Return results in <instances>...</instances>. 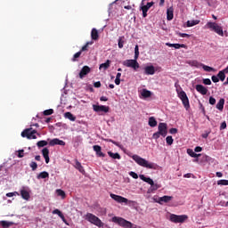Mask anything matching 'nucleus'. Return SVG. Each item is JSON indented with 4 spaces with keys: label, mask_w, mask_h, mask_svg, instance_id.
I'll use <instances>...</instances> for the list:
<instances>
[{
    "label": "nucleus",
    "mask_w": 228,
    "mask_h": 228,
    "mask_svg": "<svg viewBox=\"0 0 228 228\" xmlns=\"http://www.w3.org/2000/svg\"><path fill=\"white\" fill-rule=\"evenodd\" d=\"M124 65H125V67H128V68L133 69L134 70H138V69H140V63H138L136 59L126 60L124 62Z\"/></svg>",
    "instance_id": "9"
},
{
    "label": "nucleus",
    "mask_w": 228,
    "mask_h": 228,
    "mask_svg": "<svg viewBox=\"0 0 228 228\" xmlns=\"http://www.w3.org/2000/svg\"><path fill=\"white\" fill-rule=\"evenodd\" d=\"M146 8H148V10H151V8H152V6H154V2H149L147 3L146 5H144Z\"/></svg>",
    "instance_id": "56"
},
{
    "label": "nucleus",
    "mask_w": 228,
    "mask_h": 228,
    "mask_svg": "<svg viewBox=\"0 0 228 228\" xmlns=\"http://www.w3.org/2000/svg\"><path fill=\"white\" fill-rule=\"evenodd\" d=\"M100 101L106 102L108 101V97H106V96H102V97L100 98Z\"/></svg>",
    "instance_id": "64"
},
{
    "label": "nucleus",
    "mask_w": 228,
    "mask_h": 228,
    "mask_svg": "<svg viewBox=\"0 0 228 228\" xmlns=\"http://www.w3.org/2000/svg\"><path fill=\"white\" fill-rule=\"evenodd\" d=\"M0 224L2 225L3 228H10L12 227V225H13V223L9 221H1Z\"/></svg>",
    "instance_id": "34"
},
{
    "label": "nucleus",
    "mask_w": 228,
    "mask_h": 228,
    "mask_svg": "<svg viewBox=\"0 0 228 228\" xmlns=\"http://www.w3.org/2000/svg\"><path fill=\"white\" fill-rule=\"evenodd\" d=\"M194 152H202V147L197 146V147L194 149Z\"/></svg>",
    "instance_id": "62"
},
{
    "label": "nucleus",
    "mask_w": 228,
    "mask_h": 228,
    "mask_svg": "<svg viewBox=\"0 0 228 228\" xmlns=\"http://www.w3.org/2000/svg\"><path fill=\"white\" fill-rule=\"evenodd\" d=\"M209 134H211V131H205V133L201 134V137L206 139Z\"/></svg>",
    "instance_id": "52"
},
{
    "label": "nucleus",
    "mask_w": 228,
    "mask_h": 228,
    "mask_svg": "<svg viewBox=\"0 0 228 228\" xmlns=\"http://www.w3.org/2000/svg\"><path fill=\"white\" fill-rule=\"evenodd\" d=\"M207 26L209 29H211V31H214L215 33H216L217 35H219V37H224V28H222V26L218 25L216 22H208Z\"/></svg>",
    "instance_id": "4"
},
{
    "label": "nucleus",
    "mask_w": 228,
    "mask_h": 228,
    "mask_svg": "<svg viewBox=\"0 0 228 228\" xmlns=\"http://www.w3.org/2000/svg\"><path fill=\"white\" fill-rule=\"evenodd\" d=\"M53 113H54V110L53 109L46 110L44 111V115L45 117H48L49 115H53Z\"/></svg>",
    "instance_id": "47"
},
{
    "label": "nucleus",
    "mask_w": 228,
    "mask_h": 228,
    "mask_svg": "<svg viewBox=\"0 0 228 228\" xmlns=\"http://www.w3.org/2000/svg\"><path fill=\"white\" fill-rule=\"evenodd\" d=\"M129 175H131V177H133V179H138V174H136L135 172L131 171L129 173Z\"/></svg>",
    "instance_id": "51"
},
{
    "label": "nucleus",
    "mask_w": 228,
    "mask_h": 228,
    "mask_svg": "<svg viewBox=\"0 0 228 228\" xmlns=\"http://www.w3.org/2000/svg\"><path fill=\"white\" fill-rule=\"evenodd\" d=\"M187 63L189 65H191V67H196V69H199L200 67H202V69L206 71V72H213L214 69L209 67V66H206L202 63H200L199 61L193 60V61H187Z\"/></svg>",
    "instance_id": "8"
},
{
    "label": "nucleus",
    "mask_w": 228,
    "mask_h": 228,
    "mask_svg": "<svg viewBox=\"0 0 228 228\" xmlns=\"http://www.w3.org/2000/svg\"><path fill=\"white\" fill-rule=\"evenodd\" d=\"M159 136H161V134L159 132H156V133L153 134L152 139L153 140H158V139H159Z\"/></svg>",
    "instance_id": "50"
},
{
    "label": "nucleus",
    "mask_w": 228,
    "mask_h": 228,
    "mask_svg": "<svg viewBox=\"0 0 228 228\" xmlns=\"http://www.w3.org/2000/svg\"><path fill=\"white\" fill-rule=\"evenodd\" d=\"M20 195H21L22 199H24V200H28L31 197L29 195V192L26 190H21L20 191Z\"/></svg>",
    "instance_id": "31"
},
{
    "label": "nucleus",
    "mask_w": 228,
    "mask_h": 228,
    "mask_svg": "<svg viewBox=\"0 0 228 228\" xmlns=\"http://www.w3.org/2000/svg\"><path fill=\"white\" fill-rule=\"evenodd\" d=\"M143 74L145 76H154L156 74V68L153 65H148L143 68Z\"/></svg>",
    "instance_id": "13"
},
{
    "label": "nucleus",
    "mask_w": 228,
    "mask_h": 228,
    "mask_svg": "<svg viewBox=\"0 0 228 228\" xmlns=\"http://www.w3.org/2000/svg\"><path fill=\"white\" fill-rule=\"evenodd\" d=\"M37 130H34L32 127L26 128L21 132L22 138H28V140H37Z\"/></svg>",
    "instance_id": "5"
},
{
    "label": "nucleus",
    "mask_w": 228,
    "mask_h": 228,
    "mask_svg": "<svg viewBox=\"0 0 228 228\" xmlns=\"http://www.w3.org/2000/svg\"><path fill=\"white\" fill-rule=\"evenodd\" d=\"M178 97L182 101L183 104V108L185 110H190V100L188 99V95L186 94V92L184 91H177Z\"/></svg>",
    "instance_id": "6"
},
{
    "label": "nucleus",
    "mask_w": 228,
    "mask_h": 228,
    "mask_svg": "<svg viewBox=\"0 0 228 228\" xmlns=\"http://www.w3.org/2000/svg\"><path fill=\"white\" fill-rule=\"evenodd\" d=\"M110 60H107L105 63H102L99 67L100 70H108L110 69Z\"/></svg>",
    "instance_id": "32"
},
{
    "label": "nucleus",
    "mask_w": 228,
    "mask_h": 228,
    "mask_svg": "<svg viewBox=\"0 0 228 228\" xmlns=\"http://www.w3.org/2000/svg\"><path fill=\"white\" fill-rule=\"evenodd\" d=\"M48 144L47 141H39L37 142V147H45Z\"/></svg>",
    "instance_id": "42"
},
{
    "label": "nucleus",
    "mask_w": 228,
    "mask_h": 228,
    "mask_svg": "<svg viewBox=\"0 0 228 228\" xmlns=\"http://www.w3.org/2000/svg\"><path fill=\"white\" fill-rule=\"evenodd\" d=\"M186 45L184 44H175V49H186Z\"/></svg>",
    "instance_id": "46"
},
{
    "label": "nucleus",
    "mask_w": 228,
    "mask_h": 228,
    "mask_svg": "<svg viewBox=\"0 0 228 228\" xmlns=\"http://www.w3.org/2000/svg\"><path fill=\"white\" fill-rule=\"evenodd\" d=\"M187 154H189V156H191V158H199V156H201V154L195 153V151H193V150H191V149L187 150Z\"/></svg>",
    "instance_id": "38"
},
{
    "label": "nucleus",
    "mask_w": 228,
    "mask_h": 228,
    "mask_svg": "<svg viewBox=\"0 0 228 228\" xmlns=\"http://www.w3.org/2000/svg\"><path fill=\"white\" fill-rule=\"evenodd\" d=\"M91 38H92V40H99V31L97 30V28L92 29Z\"/></svg>",
    "instance_id": "24"
},
{
    "label": "nucleus",
    "mask_w": 228,
    "mask_h": 228,
    "mask_svg": "<svg viewBox=\"0 0 228 228\" xmlns=\"http://www.w3.org/2000/svg\"><path fill=\"white\" fill-rule=\"evenodd\" d=\"M203 85H211V79L204 78L203 79Z\"/></svg>",
    "instance_id": "57"
},
{
    "label": "nucleus",
    "mask_w": 228,
    "mask_h": 228,
    "mask_svg": "<svg viewBox=\"0 0 228 228\" xmlns=\"http://www.w3.org/2000/svg\"><path fill=\"white\" fill-rule=\"evenodd\" d=\"M224 104H225V99L221 98L216 105V108L219 110V111H224Z\"/></svg>",
    "instance_id": "22"
},
{
    "label": "nucleus",
    "mask_w": 228,
    "mask_h": 228,
    "mask_svg": "<svg viewBox=\"0 0 228 228\" xmlns=\"http://www.w3.org/2000/svg\"><path fill=\"white\" fill-rule=\"evenodd\" d=\"M223 129H227V123L224 121L220 126V131H223Z\"/></svg>",
    "instance_id": "53"
},
{
    "label": "nucleus",
    "mask_w": 228,
    "mask_h": 228,
    "mask_svg": "<svg viewBox=\"0 0 228 228\" xmlns=\"http://www.w3.org/2000/svg\"><path fill=\"white\" fill-rule=\"evenodd\" d=\"M209 104H211V106H215L216 104V99H215V97L210 96L209 97Z\"/></svg>",
    "instance_id": "48"
},
{
    "label": "nucleus",
    "mask_w": 228,
    "mask_h": 228,
    "mask_svg": "<svg viewBox=\"0 0 228 228\" xmlns=\"http://www.w3.org/2000/svg\"><path fill=\"white\" fill-rule=\"evenodd\" d=\"M141 10L142 12V17L145 19V17H147V12H149V9L143 5V2L141 3Z\"/></svg>",
    "instance_id": "35"
},
{
    "label": "nucleus",
    "mask_w": 228,
    "mask_h": 228,
    "mask_svg": "<svg viewBox=\"0 0 228 228\" xmlns=\"http://www.w3.org/2000/svg\"><path fill=\"white\" fill-rule=\"evenodd\" d=\"M178 35L182 37V38H188L190 37V35L186 34V33H178Z\"/></svg>",
    "instance_id": "60"
},
{
    "label": "nucleus",
    "mask_w": 228,
    "mask_h": 228,
    "mask_svg": "<svg viewBox=\"0 0 228 228\" xmlns=\"http://www.w3.org/2000/svg\"><path fill=\"white\" fill-rule=\"evenodd\" d=\"M89 45H94V41L87 42L84 46H82L79 52L76 53L73 55V58H79V56H81V54H83L84 53H88Z\"/></svg>",
    "instance_id": "11"
},
{
    "label": "nucleus",
    "mask_w": 228,
    "mask_h": 228,
    "mask_svg": "<svg viewBox=\"0 0 228 228\" xmlns=\"http://www.w3.org/2000/svg\"><path fill=\"white\" fill-rule=\"evenodd\" d=\"M42 154L43 157L45 158V161L46 164H49L50 159H49V149L48 148H44L42 150Z\"/></svg>",
    "instance_id": "20"
},
{
    "label": "nucleus",
    "mask_w": 228,
    "mask_h": 228,
    "mask_svg": "<svg viewBox=\"0 0 228 228\" xmlns=\"http://www.w3.org/2000/svg\"><path fill=\"white\" fill-rule=\"evenodd\" d=\"M112 222L114 224H118V225H120L121 227L125 228H133V223L118 216L112 217Z\"/></svg>",
    "instance_id": "3"
},
{
    "label": "nucleus",
    "mask_w": 228,
    "mask_h": 228,
    "mask_svg": "<svg viewBox=\"0 0 228 228\" xmlns=\"http://www.w3.org/2000/svg\"><path fill=\"white\" fill-rule=\"evenodd\" d=\"M172 196H163L159 199V204H161V202H170L172 200Z\"/></svg>",
    "instance_id": "29"
},
{
    "label": "nucleus",
    "mask_w": 228,
    "mask_h": 228,
    "mask_svg": "<svg viewBox=\"0 0 228 228\" xmlns=\"http://www.w3.org/2000/svg\"><path fill=\"white\" fill-rule=\"evenodd\" d=\"M213 83H218V81H220V78H218V76H212L211 77Z\"/></svg>",
    "instance_id": "54"
},
{
    "label": "nucleus",
    "mask_w": 228,
    "mask_h": 228,
    "mask_svg": "<svg viewBox=\"0 0 228 228\" xmlns=\"http://www.w3.org/2000/svg\"><path fill=\"white\" fill-rule=\"evenodd\" d=\"M200 20H192L187 21V28H193V26H197V24H200Z\"/></svg>",
    "instance_id": "30"
},
{
    "label": "nucleus",
    "mask_w": 228,
    "mask_h": 228,
    "mask_svg": "<svg viewBox=\"0 0 228 228\" xmlns=\"http://www.w3.org/2000/svg\"><path fill=\"white\" fill-rule=\"evenodd\" d=\"M94 88H101V86H102L101 81L94 82Z\"/></svg>",
    "instance_id": "61"
},
{
    "label": "nucleus",
    "mask_w": 228,
    "mask_h": 228,
    "mask_svg": "<svg viewBox=\"0 0 228 228\" xmlns=\"http://www.w3.org/2000/svg\"><path fill=\"white\" fill-rule=\"evenodd\" d=\"M15 195H19V192L14 191L6 193V197H15Z\"/></svg>",
    "instance_id": "55"
},
{
    "label": "nucleus",
    "mask_w": 228,
    "mask_h": 228,
    "mask_svg": "<svg viewBox=\"0 0 228 228\" xmlns=\"http://www.w3.org/2000/svg\"><path fill=\"white\" fill-rule=\"evenodd\" d=\"M91 69H90V67H88V66H84L83 68H82V69L80 70V72H79V77H80V79H83V77H85V76H88V74H90V72H91Z\"/></svg>",
    "instance_id": "16"
},
{
    "label": "nucleus",
    "mask_w": 228,
    "mask_h": 228,
    "mask_svg": "<svg viewBox=\"0 0 228 228\" xmlns=\"http://www.w3.org/2000/svg\"><path fill=\"white\" fill-rule=\"evenodd\" d=\"M65 142L64 141H61V140H60V139H58V138H54V139H52V140H50V142H49V145L51 146V147H54V145H61V147H65Z\"/></svg>",
    "instance_id": "15"
},
{
    "label": "nucleus",
    "mask_w": 228,
    "mask_h": 228,
    "mask_svg": "<svg viewBox=\"0 0 228 228\" xmlns=\"http://www.w3.org/2000/svg\"><path fill=\"white\" fill-rule=\"evenodd\" d=\"M217 184L220 186H228V180H218Z\"/></svg>",
    "instance_id": "43"
},
{
    "label": "nucleus",
    "mask_w": 228,
    "mask_h": 228,
    "mask_svg": "<svg viewBox=\"0 0 228 228\" xmlns=\"http://www.w3.org/2000/svg\"><path fill=\"white\" fill-rule=\"evenodd\" d=\"M56 193L59 197H61V199H65L67 197V195L65 194V192L61 189L57 190Z\"/></svg>",
    "instance_id": "41"
},
{
    "label": "nucleus",
    "mask_w": 228,
    "mask_h": 228,
    "mask_svg": "<svg viewBox=\"0 0 228 228\" xmlns=\"http://www.w3.org/2000/svg\"><path fill=\"white\" fill-rule=\"evenodd\" d=\"M53 215H58V216H60V218L62 220V222L64 224H66V225H69V223L67 222V219H65V216H63V213H61L60 211V209L56 208L53 211Z\"/></svg>",
    "instance_id": "19"
},
{
    "label": "nucleus",
    "mask_w": 228,
    "mask_h": 228,
    "mask_svg": "<svg viewBox=\"0 0 228 228\" xmlns=\"http://www.w3.org/2000/svg\"><path fill=\"white\" fill-rule=\"evenodd\" d=\"M142 97L148 98V97H151V95H152V93H151V91L147 89H143L142 92Z\"/></svg>",
    "instance_id": "40"
},
{
    "label": "nucleus",
    "mask_w": 228,
    "mask_h": 228,
    "mask_svg": "<svg viewBox=\"0 0 228 228\" xmlns=\"http://www.w3.org/2000/svg\"><path fill=\"white\" fill-rule=\"evenodd\" d=\"M140 56V51L138 48V45H135L134 47V58H138Z\"/></svg>",
    "instance_id": "49"
},
{
    "label": "nucleus",
    "mask_w": 228,
    "mask_h": 228,
    "mask_svg": "<svg viewBox=\"0 0 228 228\" xmlns=\"http://www.w3.org/2000/svg\"><path fill=\"white\" fill-rule=\"evenodd\" d=\"M186 220H188V216L186 215H182V216H177L175 214L170 215V221L173 222V224H184Z\"/></svg>",
    "instance_id": "7"
},
{
    "label": "nucleus",
    "mask_w": 228,
    "mask_h": 228,
    "mask_svg": "<svg viewBox=\"0 0 228 228\" xmlns=\"http://www.w3.org/2000/svg\"><path fill=\"white\" fill-rule=\"evenodd\" d=\"M169 133L170 134H177V128H170Z\"/></svg>",
    "instance_id": "59"
},
{
    "label": "nucleus",
    "mask_w": 228,
    "mask_h": 228,
    "mask_svg": "<svg viewBox=\"0 0 228 228\" xmlns=\"http://www.w3.org/2000/svg\"><path fill=\"white\" fill-rule=\"evenodd\" d=\"M37 179H49V173L43 171L37 175Z\"/></svg>",
    "instance_id": "26"
},
{
    "label": "nucleus",
    "mask_w": 228,
    "mask_h": 228,
    "mask_svg": "<svg viewBox=\"0 0 228 228\" xmlns=\"http://www.w3.org/2000/svg\"><path fill=\"white\" fill-rule=\"evenodd\" d=\"M124 8L125 10H132V12H134V9H133V6L131 5H125Z\"/></svg>",
    "instance_id": "63"
},
{
    "label": "nucleus",
    "mask_w": 228,
    "mask_h": 228,
    "mask_svg": "<svg viewBox=\"0 0 228 228\" xmlns=\"http://www.w3.org/2000/svg\"><path fill=\"white\" fill-rule=\"evenodd\" d=\"M158 132L165 138L168 134V126L167 123H159L158 126Z\"/></svg>",
    "instance_id": "10"
},
{
    "label": "nucleus",
    "mask_w": 228,
    "mask_h": 228,
    "mask_svg": "<svg viewBox=\"0 0 228 228\" xmlns=\"http://www.w3.org/2000/svg\"><path fill=\"white\" fill-rule=\"evenodd\" d=\"M93 149L99 158H104V156H106L104 153H102V148L100 145H94Z\"/></svg>",
    "instance_id": "18"
},
{
    "label": "nucleus",
    "mask_w": 228,
    "mask_h": 228,
    "mask_svg": "<svg viewBox=\"0 0 228 228\" xmlns=\"http://www.w3.org/2000/svg\"><path fill=\"white\" fill-rule=\"evenodd\" d=\"M29 167L30 168L35 171L37 170V168H38V164H37V162L35 161H32L30 164H29Z\"/></svg>",
    "instance_id": "45"
},
{
    "label": "nucleus",
    "mask_w": 228,
    "mask_h": 228,
    "mask_svg": "<svg viewBox=\"0 0 228 228\" xmlns=\"http://www.w3.org/2000/svg\"><path fill=\"white\" fill-rule=\"evenodd\" d=\"M166 142H167V145H172L174 143V138H172V135H168L166 138Z\"/></svg>",
    "instance_id": "44"
},
{
    "label": "nucleus",
    "mask_w": 228,
    "mask_h": 228,
    "mask_svg": "<svg viewBox=\"0 0 228 228\" xmlns=\"http://www.w3.org/2000/svg\"><path fill=\"white\" fill-rule=\"evenodd\" d=\"M195 88L201 95H208V89L206 86L202 85H196Z\"/></svg>",
    "instance_id": "17"
},
{
    "label": "nucleus",
    "mask_w": 228,
    "mask_h": 228,
    "mask_svg": "<svg viewBox=\"0 0 228 228\" xmlns=\"http://www.w3.org/2000/svg\"><path fill=\"white\" fill-rule=\"evenodd\" d=\"M110 197L113 199V200H115L116 202H118V204H127V202H129V200H127L126 198H124L122 196H118L117 194H110Z\"/></svg>",
    "instance_id": "14"
},
{
    "label": "nucleus",
    "mask_w": 228,
    "mask_h": 228,
    "mask_svg": "<svg viewBox=\"0 0 228 228\" xmlns=\"http://www.w3.org/2000/svg\"><path fill=\"white\" fill-rule=\"evenodd\" d=\"M125 38H126V37H125L124 36L118 37V48H119V49H122V48L124 47V44L126 43V41H124Z\"/></svg>",
    "instance_id": "37"
},
{
    "label": "nucleus",
    "mask_w": 228,
    "mask_h": 228,
    "mask_svg": "<svg viewBox=\"0 0 228 228\" xmlns=\"http://www.w3.org/2000/svg\"><path fill=\"white\" fill-rule=\"evenodd\" d=\"M159 188H161V185L154 183L153 182V184L151 185L149 191H156V190H159Z\"/></svg>",
    "instance_id": "39"
},
{
    "label": "nucleus",
    "mask_w": 228,
    "mask_h": 228,
    "mask_svg": "<svg viewBox=\"0 0 228 228\" xmlns=\"http://www.w3.org/2000/svg\"><path fill=\"white\" fill-rule=\"evenodd\" d=\"M132 159L139 165V167H143V168H150L151 170H156L158 168V165L152 162H149L147 159L140 157L139 155H133Z\"/></svg>",
    "instance_id": "1"
},
{
    "label": "nucleus",
    "mask_w": 228,
    "mask_h": 228,
    "mask_svg": "<svg viewBox=\"0 0 228 228\" xmlns=\"http://www.w3.org/2000/svg\"><path fill=\"white\" fill-rule=\"evenodd\" d=\"M108 155L110 156V158H112V159H120V154L118 153H113L112 151H108Z\"/></svg>",
    "instance_id": "36"
},
{
    "label": "nucleus",
    "mask_w": 228,
    "mask_h": 228,
    "mask_svg": "<svg viewBox=\"0 0 228 228\" xmlns=\"http://www.w3.org/2000/svg\"><path fill=\"white\" fill-rule=\"evenodd\" d=\"M148 124L150 127H156V126H158V121L156 120V118L151 117L149 118Z\"/></svg>",
    "instance_id": "28"
},
{
    "label": "nucleus",
    "mask_w": 228,
    "mask_h": 228,
    "mask_svg": "<svg viewBox=\"0 0 228 228\" xmlns=\"http://www.w3.org/2000/svg\"><path fill=\"white\" fill-rule=\"evenodd\" d=\"M225 74H228V71H225V69L218 72L217 77L220 81H225Z\"/></svg>",
    "instance_id": "25"
},
{
    "label": "nucleus",
    "mask_w": 228,
    "mask_h": 228,
    "mask_svg": "<svg viewBox=\"0 0 228 228\" xmlns=\"http://www.w3.org/2000/svg\"><path fill=\"white\" fill-rule=\"evenodd\" d=\"M85 218L86 220H87V222H90V224H93V225H96V227L104 226V223H102V221H101L99 217H97L95 215L92 213H87Z\"/></svg>",
    "instance_id": "2"
},
{
    "label": "nucleus",
    "mask_w": 228,
    "mask_h": 228,
    "mask_svg": "<svg viewBox=\"0 0 228 228\" xmlns=\"http://www.w3.org/2000/svg\"><path fill=\"white\" fill-rule=\"evenodd\" d=\"M64 117L70 120L71 122H76V117L72 112H65Z\"/></svg>",
    "instance_id": "27"
},
{
    "label": "nucleus",
    "mask_w": 228,
    "mask_h": 228,
    "mask_svg": "<svg viewBox=\"0 0 228 228\" xmlns=\"http://www.w3.org/2000/svg\"><path fill=\"white\" fill-rule=\"evenodd\" d=\"M139 177H140V179H141L142 181H143L144 183H147L150 184V185L153 184V183H154V181L152 180V178H151V177H146V176L143 175H140Z\"/></svg>",
    "instance_id": "21"
},
{
    "label": "nucleus",
    "mask_w": 228,
    "mask_h": 228,
    "mask_svg": "<svg viewBox=\"0 0 228 228\" xmlns=\"http://www.w3.org/2000/svg\"><path fill=\"white\" fill-rule=\"evenodd\" d=\"M18 158H24V150H20L18 151Z\"/></svg>",
    "instance_id": "58"
},
{
    "label": "nucleus",
    "mask_w": 228,
    "mask_h": 228,
    "mask_svg": "<svg viewBox=\"0 0 228 228\" xmlns=\"http://www.w3.org/2000/svg\"><path fill=\"white\" fill-rule=\"evenodd\" d=\"M93 110L96 113H108V111H110V107L106 105H93Z\"/></svg>",
    "instance_id": "12"
},
{
    "label": "nucleus",
    "mask_w": 228,
    "mask_h": 228,
    "mask_svg": "<svg viewBox=\"0 0 228 228\" xmlns=\"http://www.w3.org/2000/svg\"><path fill=\"white\" fill-rule=\"evenodd\" d=\"M167 20H172V19H174V7H169L167 10Z\"/></svg>",
    "instance_id": "23"
},
{
    "label": "nucleus",
    "mask_w": 228,
    "mask_h": 228,
    "mask_svg": "<svg viewBox=\"0 0 228 228\" xmlns=\"http://www.w3.org/2000/svg\"><path fill=\"white\" fill-rule=\"evenodd\" d=\"M75 168H77V170L80 171L81 174H85V168H84L83 166L80 164V162L77 161V160H76Z\"/></svg>",
    "instance_id": "33"
}]
</instances>
